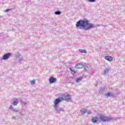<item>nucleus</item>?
<instances>
[{
  "instance_id": "f257e3e1",
  "label": "nucleus",
  "mask_w": 125,
  "mask_h": 125,
  "mask_svg": "<svg viewBox=\"0 0 125 125\" xmlns=\"http://www.w3.org/2000/svg\"><path fill=\"white\" fill-rule=\"evenodd\" d=\"M76 26V27H82L86 30L94 28V26L92 24L88 23L87 20L79 21L77 22Z\"/></svg>"
},
{
  "instance_id": "f03ea898",
  "label": "nucleus",
  "mask_w": 125,
  "mask_h": 125,
  "mask_svg": "<svg viewBox=\"0 0 125 125\" xmlns=\"http://www.w3.org/2000/svg\"><path fill=\"white\" fill-rule=\"evenodd\" d=\"M100 119L103 122H107V121H110L112 120V118L111 117H108L104 115H101L100 116Z\"/></svg>"
},
{
  "instance_id": "7ed1b4c3",
  "label": "nucleus",
  "mask_w": 125,
  "mask_h": 125,
  "mask_svg": "<svg viewBox=\"0 0 125 125\" xmlns=\"http://www.w3.org/2000/svg\"><path fill=\"white\" fill-rule=\"evenodd\" d=\"M62 100H64V99H63V98H59V99H56L54 101V105H58V104H59V103H60L61 101H62Z\"/></svg>"
},
{
  "instance_id": "20e7f679",
  "label": "nucleus",
  "mask_w": 125,
  "mask_h": 125,
  "mask_svg": "<svg viewBox=\"0 0 125 125\" xmlns=\"http://www.w3.org/2000/svg\"><path fill=\"white\" fill-rule=\"evenodd\" d=\"M63 100H65L66 101H68V100H70V95L69 94H63Z\"/></svg>"
},
{
  "instance_id": "39448f33",
  "label": "nucleus",
  "mask_w": 125,
  "mask_h": 125,
  "mask_svg": "<svg viewBox=\"0 0 125 125\" xmlns=\"http://www.w3.org/2000/svg\"><path fill=\"white\" fill-rule=\"evenodd\" d=\"M10 56H11V54L10 53L5 54L3 56V60H6V59H8V58H9Z\"/></svg>"
},
{
  "instance_id": "423d86ee",
  "label": "nucleus",
  "mask_w": 125,
  "mask_h": 125,
  "mask_svg": "<svg viewBox=\"0 0 125 125\" xmlns=\"http://www.w3.org/2000/svg\"><path fill=\"white\" fill-rule=\"evenodd\" d=\"M104 59H105V60H107V61H109V62H112V61H113V57L110 56H105L104 57Z\"/></svg>"
},
{
  "instance_id": "0eeeda50",
  "label": "nucleus",
  "mask_w": 125,
  "mask_h": 125,
  "mask_svg": "<svg viewBox=\"0 0 125 125\" xmlns=\"http://www.w3.org/2000/svg\"><path fill=\"white\" fill-rule=\"evenodd\" d=\"M49 81L50 83H55V82H56V79L53 77H50Z\"/></svg>"
},
{
  "instance_id": "6e6552de",
  "label": "nucleus",
  "mask_w": 125,
  "mask_h": 125,
  "mask_svg": "<svg viewBox=\"0 0 125 125\" xmlns=\"http://www.w3.org/2000/svg\"><path fill=\"white\" fill-rule=\"evenodd\" d=\"M83 67V65L82 63L77 64L75 66V68H76V69H82Z\"/></svg>"
},
{
  "instance_id": "1a4fd4ad",
  "label": "nucleus",
  "mask_w": 125,
  "mask_h": 125,
  "mask_svg": "<svg viewBox=\"0 0 125 125\" xmlns=\"http://www.w3.org/2000/svg\"><path fill=\"white\" fill-rule=\"evenodd\" d=\"M91 121L92 123H97L98 121V118L97 117H93L92 118Z\"/></svg>"
},
{
  "instance_id": "9d476101",
  "label": "nucleus",
  "mask_w": 125,
  "mask_h": 125,
  "mask_svg": "<svg viewBox=\"0 0 125 125\" xmlns=\"http://www.w3.org/2000/svg\"><path fill=\"white\" fill-rule=\"evenodd\" d=\"M86 112H87V110L85 108H83L81 110V113L82 115H84Z\"/></svg>"
},
{
  "instance_id": "9b49d317",
  "label": "nucleus",
  "mask_w": 125,
  "mask_h": 125,
  "mask_svg": "<svg viewBox=\"0 0 125 125\" xmlns=\"http://www.w3.org/2000/svg\"><path fill=\"white\" fill-rule=\"evenodd\" d=\"M18 103H19L18 100L16 99L14 101V102L13 103V105H14V106H16V105H17V104H18Z\"/></svg>"
},
{
  "instance_id": "f8f14e48",
  "label": "nucleus",
  "mask_w": 125,
  "mask_h": 125,
  "mask_svg": "<svg viewBox=\"0 0 125 125\" xmlns=\"http://www.w3.org/2000/svg\"><path fill=\"white\" fill-rule=\"evenodd\" d=\"M79 52L81 53H86V51H85V50L79 49Z\"/></svg>"
},
{
  "instance_id": "ddd939ff",
  "label": "nucleus",
  "mask_w": 125,
  "mask_h": 125,
  "mask_svg": "<svg viewBox=\"0 0 125 125\" xmlns=\"http://www.w3.org/2000/svg\"><path fill=\"white\" fill-rule=\"evenodd\" d=\"M83 78L80 77L76 79V83H79V82H81L82 81Z\"/></svg>"
},
{
  "instance_id": "4468645a",
  "label": "nucleus",
  "mask_w": 125,
  "mask_h": 125,
  "mask_svg": "<svg viewBox=\"0 0 125 125\" xmlns=\"http://www.w3.org/2000/svg\"><path fill=\"white\" fill-rule=\"evenodd\" d=\"M30 83L31 84H36V80H33L30 81Z\"/></svg>"
},
{
  "instance_id": "2eb2a0df",
  "label": "nucleus",
  "mask_w": 125,
  "mask_h": 125,
  "mask_svg": "<svg viewBox=\"0 0 125 125\" xmlns=\"http://www.w3.org/2000/svg\"><path fill=\"white\" fill-rule=\"evenodd\" d=\"M70 71L71 72V74L72 75H75V74H76V73H77V71H75L72 70V68H70Z\"/></svg>"
},
{
  "instance_id": "dca6fc26",
  "label": "nucleus",
  "mask_w": 125,
  "mask_h": 125,
  "mask_svg": "<svg viewBox=\"0 0 125 125\" xmlns=\"http://www.w3.org/2000/svg\"><path fill=\"white\" fill-rule=\"evenodd\" d=\"M105 95L106 96H107V97H109L112 95V94H111V93L110 92H108L107 94H106Z\"/></svg>"
},
{
  "instance_id": "f3484780",
  "label": "nucleus",
  "mask_w": 125,
  "mask_h": 125,
  "mask_svg": "<svg viewBox=\"0 0 125 125\" xmlns=\"http://www.w3.org/2000/svg\"><path fill=\"white\" fill-rule=\"evenodd\" d=\"M55 14H57V15H59V14H61V12L60 11L55 12Z\"/></svg>"
},
{
  "instance_id": "a211bd4d",
  "label": "nucleus",
  "mask_w": 125,
  "mask_h": 125,
  "mask_svg": "<svg viewBox=\"0 0 125 125\" xmlns=\"http://www.w3.org/2000/svg\"><path fill=\"white\" fill-rule=\"evenodd\" d=\"M84 70L86 71H88V67L87 66H85L84 67Z\"/></svg>"
},
{
  "instance_id": "6ab92c4d",
  "label": "nucleus",
  "mask_w": 125,
  "mask_h": 125,
  "mask_svg": "<svg viewBox=\"0 0 125 125\" xmlns=\"http://www.w3.org/2000/svg\"><path fill=\"white\" fill-rule=\"evenodd\" d=\"M90 2H95V0H89Z\"/></svg>"
},
{
  "instance_id": "aec40b11",
  "label": "nucleus",
  "mask_w": 125,
  "mask_h": 125,
  "mask_svg": "<svg viewBox=\"0 0 125 125\" xmlns=\"http://www.w3.org/2000/svg\"><path fill=\"white\" fill-rule=\"evenodd\" d=\"M92 113V112H91V111H89L88 112H87V114L88 115H89V114H91Z\"/></svg>"
},
{
  "instance_id": "412c9836",
  "label": "nucleus",
  "mask_w": 125,
  "mask_h": 125,
  "mask_svg": "<svg viewBox=\"0 0 125 125\" xmlns=\"http://www.w3.org/2000/svg\"><path fill=\"white\" fill-rule=\"evenodd\" d=\"M8 11H9V9H6L5 10V12H8Z\"/></svg>"
},
{
  "instance_id": "4be33fe9",
  "label": "nucleus",
  "mask_w": 125,
  "mask_h": 125,
  "mask_svg": "<svg viewBox=\"0 0 125 125\" xmlns=\"http://www.w3.org/2000/svg\"><path fill=\"white\" fill-rule=\"evenodd\" d=\"M108 69H107L106 70H105L104 71V73H107V72H108Z\"/></svg>"
},
{
  "instance_id": "5701e85b",
  "label": "nucleus",
  "mask_w": 125,
  "mask_h": 125,
  "mask_svg": "<svg viewBox=\"0 0 125 125\" xmlns=\"http://www.w3.org/2000/svg\"><path fill=\"white\" fill-rule=\"evenodd\" d=\"M13 111H14V112H18V110H13Z\"/></svg>"
}]
</instances>
